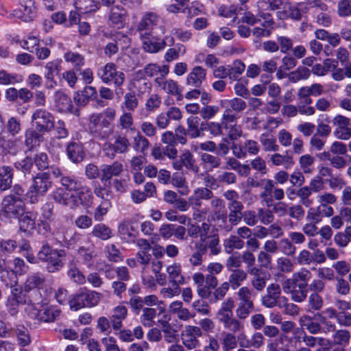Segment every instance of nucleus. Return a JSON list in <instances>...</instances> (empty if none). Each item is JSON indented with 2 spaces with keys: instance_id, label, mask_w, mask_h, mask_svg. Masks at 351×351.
Wrapping results in <instances>:
<instances>
[{
  "instance_id": "393cba45",
  "label": "nucleus",
  "mask_w": 351,
  "mask_h": 351,
  "mask_svg": "<svg viewBox=\"0 0 351 351\" xmlns=\"http://www.w3.org/2000/svg\"><path fill=\"white\" fill-rule=\"evenodd\" d=\"M158 16L154 12H147L137 25V31L140 35L145 32H151L154 27L158 23Z\"/></svg>"
},
{
  "instance_id": "cd10ccee",
  "label": "nucleus",
  "mask_w": 351,
  "mask_h": 351,
  "mask_svg": "<svg viewBox=\"0 0 351 351\" xmlns=\"http://www.w3.org/2000/svg\"><path fill=\"white\" fill-rule=\"evenodd\" d=\"M122 171L123 165L118 161H115L111 165H104L101 169L100 179L101 181L110 180L113 176H118Z\"/></svg>"
},
{
  "instance_id": "0eeeda50",
  "label": "nucleus",
  "mask_w": 351,
  "mask_h": 351,
  "mask_svg": "<svg viewBox=\"0 0 351 351\" xmlns=\"http://www.w3.org/2000/svg\"><path fill=\"white\" fill-rule=\"evenodd\" d=\"M32 122L39 132H49L55 127L54 117L49 111L39 108L32 115Z\"/></svg>"
},
{
  "instance_id": "774afa93",
  "label": "nucleus",
  "mask_w": 351,
  "mask_h": 351,
  "mask_svg": "<svg viewBox=\"0 0 351 351\" xmlns=\"http://www.w3.org/2000/svg\"><path fill=\"white\" fill-rule=\"evenodd\" d=\"M337 12L339 17L347 18L351 16V0H339L337 5Z\"/></svg>"
},
{
  "instance_id": "de8ad7c7",
  "label": "nucleus",
  "mask_w": 351,
  "mask_h": 351,
  "mask_svg": "<svg viewBox=\"0 0 351 351\" xmlns=\"http://www.w3.org/2000/svg\"><path fill=\"white\" fill-rule=\"evenodd\" d=\"M93 237L106 241L112 237V230L104 223H98L94 226L91 231Z\"/></svg>"
},
{
  "instance_id": "4d7b16f0",
  "label": "nucleus",
  "mask_w": 351,
  "mask_h": 351,
  "mask_svg": "<svg viewBox=\"0 0 351 351\" xmlns=\"http://www.w3.org/2000/svg\"><path fill=\"white\" fill-rule=\"evenodd\" d=\"M242 320L236 316L223 322V325L225 328L230 332V333L235 335L244 330L245 325Z\"/></svg>"
},
{
  "instance_id": "a19ab883",
  "label": "nucleus",
  "mask_w": 351,
  "mask_h": 351,
  "mask_svg": "<svg viewBox=\"0 0 351 351\" xmlns=\"http://www.w3.org/2000/svg\"><path fill=\"white\" fill-rule=\"evenodd\" d=\"M56 106L60 112H71V99L64 93L58 91L55 94Z\"/></svg>"
},
{
  "instance_id": "e433bc0d",
  "label": "nucleus",
  "mask_w": 351,
  "mask_h": 351,
  "mask_svg": "<svg viewBox=\"0 0 351 351\" xmlns=\"http://www.w3.org/2000/svg\"><path fill=\"white\" fill-rule=\"evenodd\" d=\"M74 5L76 9L85 14L99 10L100 3L97 0H75Z\"/></svg>"
},
{
  "instance_id": "338daca9",
  "label": "nucleus",
  "mask_w": 351,
  "mask_h": 351,
  "mask_svg": "<svg viewBox=\"0 0 351 351\" xmlns=\"http://www.w3.org/2000/svg\"><path fill=\"white\" fill-rule=\"evenodd\" d=\"M105 252L109 261L118 263L123 261V255L114 244H108L106 246Z\"/></svg>"
},
{
  "instance_id": "49530a36",
  "label": "nucleus",
  "mask_w": 351,
  "mask_h": 351,
  "mask_svg": "<svg viewBox=\"0 0 351 351\" xmlns=\"http://www.w3.org/2000/svg\"><path fill=\"white\" fill-rule=\"evenodd\" d=\"M43 132H39L36 130H28L25 132V145L32 148L38 146L44 141Z\"/></svg>"
},
{
  "instance_id": "e2e57ef3",
  "label": "nucleus",
  "mask_w": 351,
  "mask_h": 351,
  "mask_svg": "<svg viewBox=\"0 0 351 351\" xmlns=\"http://www.w3.org/2000/svg\"><path fill=\"white\" fill-rule=\"evenodd\" d=\"M260 142L265 152H278L280 147L276 143V140L274 137L269 138L268 135L263 134L260 136Z\"/></svg>"
},
{
  "instance_id": "ddd939ff",
  "label": "nucleus",
  "mask_w": 351,
  "mask_h": 351,
  "mask_svg": "<svg viewBox=\"0 0 351 351\" xmlns=\"http://www.w3.org/2000/svg\"><path fill=\"white\" fill-rule=\"evenodd\" d=\"M332 122L335 127L334 135L337 138L347 141L351 137L350 119L339 114L334 117Z\"/></svg>"
},
{
  "instance_id": "9b49d317",
  "label": "nucleus",
  "mask_w": 351,
  "mask_h": 351,
  "mask_svg": "<svg viewBox=\"0 0 351 351\" xmlns=\"http://www.w3.org/2000/svg\"><path fill=\"white\" fill-rule=\"evenodd\" d=\"M23 200L14 199L12 195H5L1 202V213L8 218H16L23 211Z\"/></svg>"
},
{
  "instance_id": "9d476101",
  "label": "nucleus",
  "mask_w": 351,
  "mask_h": 351,
  "mask_svg": "<svg viewBox=\"0 0 351 351\" xmlns=\"http://www.w3.org/2000/svg\"><path fill=\"white\" fill-rule=\"evenodd\" d=\"M202 336L201 328L196 326L186 325L181 332L182 342L184 347L191 350L198 348L200 345L198 337Z\"/></svg>"
},
{
  "instance_id": "3c124183",
  "label": "nucleus",
  "mask_w": 351,
  "mask_h": 351,
  "mask_svg": "<svg viewBox=\"0 0 351 351\" xmlns=\"http://www.w3.org/2000/svg\"><path fill=\"white\" fill-rule=\"evenodd\" d=\"M199 119L197 117H190L186 119L187 128L186 131L187 134L192 138L202 136L199 128Z\"/></svg>"
},
{
  "instance_id": "412c9836",
  "label": "nucleus",
  "mask_w": 351,
  "mask_h": 351,
  "mask_svg": "<svg viewBox=\"0 0 351 351\" xmlns=\"http://www.w3.org/2000/svg\"><path fill=\"white\" fill-rule=\"evenodd\" d=\"M10 260L0 254V279L5 285H15L16 274L10 266Z\"/></svg>"
},
{
  "instance_id": "7ed1b4c3",
  "label": "nucleus",
  "mask_w": 351,
  "mask_h": 351,
  "mask_svg": "<svg viewBox=\"0 0 351 351\" xmlns=\"http://www.w3.org/2000/svg\"><path fill=\"white\" fill-rule=\"evenodd\" d=\"M88 129L93 137L99 141H106L114 133L110 121L102 119L101 113L93 114L90 116Z\"/></svg>"
},
{
  "instance_id": "39448f33",
  "label": "nucleus",
  "mask_w": 351,
  "mask_h": 351,
  "mask_svg": "<svg viewBox=\"0 0 351 351\" xmlns=\"http://www.w3.org/2000/svg\"><path fill=\"white\" fill-rule=\"evenodd\" d=\"M253 289L244 286L237 292V305L235 313L237 318L246 319L254 310Z\"/></svg>"
},
{
  "instance_id": "dca6fc26",
  "label": "nucleus",
  "mask_w": 351,
  "mask_h": 351,
  "mask_svg": "<svg viewBox=\"0 0 351 351\" xmlns=\"http://www.w3.org/2000/svg\"><path fill=\"white\" fill-rule=\"evenodd\" d=\"M143 49L148 53H157L165 49L167 45L165 39H159L152 36L151 32L142 33L140 35Z\"/></svg>"
},
{
  "instance_id": "f704fd0d",
  "label": "nucleus",
  "mask_w": 351,
  "mask_h": 351,
  "mask_svg": "<svg viewBox=\"0 0 351 351\" xmlns=\"http://www.w3.org/2000/svg\"><path fill=\"white\" fill-rule=\"evenodd\" d=\"M13 169L9 166H3L0 168V191H5L9 189L12 184Z\"/></svg>"
},
{
  "instance_id": "bf43d9fd",
  "label": "nucleus",
  "mask_w": 351,
  "mask_h": 351,
  "mask_svg": "<svg viewBox=\"0 0 351 351\" xmlns=\"http://www.w3.org/2000/svg\"><path fill=\"white\" fill-rule=\"evenodd\" d=\"M311 75V70L305 66H299L295 71L289 73V80L292 83L308 79Z\"/></svg>"
},
{
  "instance_id": "0e129e2a",
  "label": "nucleus",
  "mask_w": 351,
  "mask_h": 351,
  "mask_svg": "<svg viewBox=\"0 0 351 351\" xmlns=\"http://www.w3.org/2000/svg\"><path fill=\"white\" fill-rule=\"evenodd\" d=\"M173 185L179 189L178 193L181 195H187L189 193V187L186 185V179L180 174L174 173L172 178Z\"/></svg>"
},
{
  "instance_id": "20e7f679",
  "label": "nucleus",
  "mask_w": 351,
  "mask_h": 351,
  "mask_svg": "<svg viewBox=\"0 0 351 351\" xmlns=\"http://www.w3.org/2000/svg\"><path fill=\"white\" fill-rule=\"evenodd\" d=\"M102 298L103 295L99 292L82 288L69 300L70 308L77 311L84 307L96 306Z\"/></svg>"
},
{
  "instance_id": "69168bd1",
  "label": "nucleus",
  "mask_w": 351,
  "mask_h": 351,
  "mask_svg": "<svg viewBox=\"0 0 351 351\" xmlns=\"http://www.w3.org/2000/svg\"><path fill=\"white\" fill-rule=\"evenodd\" d=\"M60 311L54 307L45 308L43 312L40 311L39 319L45 322H51L59 317Z\"/></svg>"
},
{
  "instance_id": "1a4fd4ad",
  "label": "nucleus",
  "mask_w": 351,
  "mask_h": 351,
  "mask_svg": "<svg viewBox=\"0 0 351 351\" xmlns=\"http://www.w3.org/2000/svg\"><path fill=\"white\" fill-rule=\"evenodd\" d=\"M287 298L281 296V288L277 283H271L267 287V293L261 298V304L267 308L275 306L281 308L282 302H286Z\"/></svg>"
},
{
  "instance_id": "bb28decb",
  "label": "nucleus",
  "mask_w": 351,
  "mask_h": 351,
  "mask_svg": "<svg viewBox=\"0 0 351 351\" xmlns=\"http://www.w3.org/2000/svg\"><path fill=\"white\" fill-rule=\"evenodd\" d=\"M166 271L168 274L169 282L174 286L178 287L185 282L184 278L182 274V268L180 263H173L167 267Z\"/></svg>"
},
{
  "instance_id": "13d9d810",
  "label": "nucleus",
  "mask_w": 351,
  "mask_h": 351,
  "mask_svg": "<svg viewBox=\"0 0 351 351\" xmlns=\"http://www.w3.org/2000/svg\"><path fill=\"white\" fill-rule=\"evenodd\" d=\"M308 311H319L324 306V300L317 293H311L307 300Z\"/></svg>"
},
{
  "instance_id": "2eb2a0df",
  "label": "nucleus",
  "mask_w": 351,
  "mask_h": 351,
  "mask_svg": "<svg viewBox=\"0 0 351 351\" xmlns=\"http://www.w3.org/2000/svg\"><path fill=\"white\" fill-rule=\"evenodd\" d=\"M237 117L230 114L228 110L223 112V124L226 130H228V136L232 141H236L242 136L241 127L237 124Z\"/></svg>"
},
{
  "instance_id": "2f4dec72",
  "label": "nucleus",
  "mask_w": 351,
  "mask_h": 351,
  "mask_svg": "<svg viewBox=\"0 0 351 351\" xmlns=\"http://www.w3.org/2000/svg\"><path fill=\"white\" fill-rule=\"evenodd\" d=\"M201 165L208 171H212L221 165V160L218 156L203 153L200 156Z\"/></svg>"
},
{
  "instance_id": "09e8293b",
  "label": "nucleus",
  "mask_w": 351,
  "mask_h": 351,
  "mask_svg": "<svg viewBox=\"0 0 351 351\" xmlns=\"http://www.w3.org/2000/svg\"><path fill=\"white\" fill-rule=\"evenodd\" d=\"M35 220L36 215L34 213L27 212L23 214L19 219L20 229L23 232L34 229L36 226Z\"/></svg>"
},
{
  "instance_id": "680f3d73",
  "label": "nucleus",
  "mask_w": 351,
  "mask_h": 351,
  "mask_svg": "<svg viewBox=\"0 0 351 351\" xmlns=\"http://www.w3.org/2000/svg\"><path fill=\"white\" fill-rule=\"evenodd\" d=\"M64 58L67 62L71 63L77 70H80L84 64V56L78 53L68 51L64 55Z\"/></svg>"
},
{
  "instance_id": "ea45409f",
  "label": "nucleus",
  "mask_w": 351,
  "mask_h": 351,
  "mask_svg": "<svg viewBox=\"0 0 351 351\" xmlns=\"http://www.w3.org/2000/svg\"><path fill=\"white\" fill-rule=\"evenodd\" d=\"M245 242L237 235H230L223 241V247L226 253L230 254L234 250H241Z\"/></svg>"
},
{
  "instance_id": "052dcab7",
  "label": "nucleus",
  "mask_w": 351,
  "mask_h": 351,
  "mask_svg": "<svg viewBox=\"0 0 351 351\" xmlns=\"http://www.w3.org/2000/svg\"><path fill=\"white\" fill-rule=\"evenodd\" d=\"M192 280L197 287V295L201 298H206L205 275L201 272H195L192 276Z\"/></svg>"
},
{
  "instance_id": "58836bf2",
  "label": "nucleus",
  "mask_w": 351,
  "mask_h": 351,
  "mask_svg": "<svg viewBox=\"0 0 351 351\" xmlns=\"http://www.w3.org/2000/svg\"><path fill=\"white\" fill-rule=\"evenodd\" d=\"M246 278V271L241 269H235L232 270L227 282L232 289H236L241 285Z\"/></svg>"
},
{
  "instance_id": "f8f14e48",
  "label": "nucleus",
  "mask_w": 351,
  "mask_h": 351,
  "mask_svg": "<svg viewBox=\"0 0 351 351\" xmlns=\"http://www.w3.org/2000/svg\"><path fill=\"white\" fill-rule=\"evenodd\" d=\"M136 261L141 267V272L149 273L150 269L153 273H158L162 267V262L153 258L149 252H138L136 253Z\"/></svg>"
},
{
  "instance_id": "b1692460",
  "label": "nucleus",
  "mask_w": 351,
  "mask_h": 351,
  "mask_svg": "<svg viewBox=\"0 0 351 351\" xmlns=\"http://www.w3.org/2000/svg\"><path fill=\"white\" fill-rule=\"evenodd\" d=\"M46 280L43 274L36 272L27 276L23 287L26 292H30L34 289H43Z\"/></svg>"
},
{
  "instance_id": "37998d69",
  "label": "nucleus",
  "mask_w": 351,
  "mask_h": 351,
  "mask_svg": "<svg viewBox=\"0 0 351 351\" xmlns=\"http://www.w3.org/2000/svg\"><path fill=\"white\" fill-rule=\"evenodd\" d=\"M140 75V73L135 74L132 81V86L136 90L138 95H143L151 90L152 84L145 77Z\"/></svg>"
},
{
  "instance_id": "603ef678",
  "label": "nucleus",
  "mask_w": 351,
  "mask_h": 351,
  "mask_svg": "<svg viewBox=\"0 0 351 351\" xmlns=\"http://www.w3.org/2000/svg\"><path fill=\"white\" fill-rule=\"evenodd\" d=\"M262 184H265L270 190V193L274 199L281 202L285 197V191L282 189L278 188L276 186V183L271 179H263Z\"/></svg>"
},
{
  "instance_id": "6e6552de",
  "label": "nucleus",
  "mask_w": 351,
  "mask_h": 351,
  "mask_svg": "<svg viewBox=\"0 0 351 351\" xmlns=\"http://www.w3.org/2000/svg\"><path fill=\"white\" fill-rule=\"evenodd\" d=\"M228 214L226 213V223L219 224L220 230L229 232L232 231L234 226H237L243 217L244 205L242 202L234 203L228 206Z\"/></svg>"
},
{
  "instance_id": "c9c22d12",
  "label": "nucleus",
  "mask_w": 351,
  "mask_h": 351,
  "mask_svg": "<svg viewBox=\"0 0 351 351\" xmlns=\"http://www.w3.org/2000/svg\"><path fill=\"white\" fill-rule=\"evenodd\" d=\"M292 278L294 286L307 289L308 282L311 278V273L308 269L304 268L293 273Z\"/></svg>"
},
{
  "instance_id": "5701e85b",
  "label": "nucleus",
  "mask_w": 351,
  "mask_h": 351,
  "mask_svg": "<svg viewBox=\"0 0 351 351\" xmlns=\"http://www.w3.org/2000/svg\"><path fill=\"white\" fill-rule=\"evenodd\" d=\"M206 71L200 66H195L188 74L186 84L192 88H199L206 80Z\"/></svg>"
},
{
  "instance_id": "f3484780",
  "label": "nucleus",
  "mask_w": 351,
  "mask_h": 351,
  "mask_svg": "<svg viewBox=\"0 0 351 351\" xmlns=\"http://www.w3.org/2000/svg\"><path fill=\"white\" fill-rule=\"evenodd\" d=\"M75 192L77 193L76 195H71V198H72L73 201V204L71 205V208L76 207L79 204H81L85 208L91 206L93 195L89 187L82 184Z\"/></svg>"
},
{
  "instance_id": "a211bd4d",
  "label": "nucleus",
  "mask_w": 351,
  "mask_h": 351,
  "mask_svg": "<svg viewBox=\"0 0 351 351\" xmlns=\"http://www.w3.org/2000/svg\"><path fill=\"white\" fill-rule=\"evenodd\" d=\"M211 213L208 215L210 221H221L220 224L226 223V210L223 200L219 197H215L210 202Z\"/></svg>"
},
{
  "instance_id": "c756f323",
  "label": "nucleus",
  "mask_w": 351,
  "mask_h": 351,
  "mask_svg": "<svg viewBox=\"0 0 351 351\" xmlns=\"http://www.w3.org/2000/svg\"><path fill=\"white\" fill-rule=\"evenodd\" d=\"M234 306V302L232 298H227L221 304V306L217 311V315L219 321L223 323L234 317L232 309Z\"/></svg>"
},
{
  "instance_id": "f257e3e1",
  "label": "nucleus",
  "mask_w": 351,
  "mask_h": 351,
  "mask_svg": "<svg viewBox=\"0 0 351 351\" xmlns=\"http://www.w3.org/2000/svg\"><path fill=\"white\" fill-rule=\"evenodd\" d=\"M52 186L49 172L38 173L33 178L31 185L25 193V199L31 204H36L40 197H43Z\"/></svg>"
},
{
  "instance_id": "a18cd8bd",
  "label": "nucleus",
  "mask_w": 351,
  "mask_h": 351,
  "mask_svg": "<svg viewBox=\"0 0 351 351\" xmlns=\"http://www.w3.org/2000/svg\"><path fill=\"white\" fill-rule=\"evenodd\" d=\"M132 144V147L135 151L143 154L146 153L149 147L151 146L149 140L141 132H137V134L133 137Z\"/></svg>"
},
{
  "instance_id": "4c0bfd02",
  "label": "nucleus",
  "mask_w": 351,
  "mask_h": 351,
  "mask_svg": "<svg viewBox=\"0 0 351 351\" xmlns=\"http://www.w3.org/2000/svg\"><path fill=\"white\" fill-rule=\"evenodd\" d=\"M62 235L59 237L62 239L67 247H73L79 244L82 239V235L77 232H72L64 228H62Z\"/></svg>"
},
{
  "instance_id": "72a5a7b5",
  "label": "nucleus",
  "mask_w": 351,
  "mask_h": 351,
  "mask_svg": "<svg viewBox=\"0 0 351 351\" xmlns=\"http://www.w3.org/2000/svg\"><path fill=\"white\" fill-rule=\"evenodd\" d=\"M66 153L69 158L75 163L82 161L85 156L83 146L76 142H71L67 145Z\"/></svg>"
},
{
  "instance_id": "f03ea898",
  "label": "nucleus",
  "mask_w": 351,
  "mask_h": 351,
  "mask_svg": "<svg viewBox=\"0 0 351 351\" xmlns=\"http://www.w3.org/2000/svg\"><path fill=\"white\" fill-rule=\"evenodd\" d=\"M37 256L40 261L47 263L48 271L53 273L63 267L66 252L63 250L53 249L46 243L43 245Z\"/></svg>"
},
{
  "instance_id": "aec40b11",
  "label": "nucleus",
  "mask_w": 351,
  "mask_h": 351,
  "mask_svg": "<svg viewBox=\"0 0 351 351\" xmlns=\"http://www.w3.org/2000/svg\"><path fill=\"white\" fill-rule=\"evenodd\" d=\"M36 8L33 0H19V8L15 16L23 21H31L36 16Z\"/></svg>"
},
{
  "instance_id": "a878e982",
  "label": "nucleus",
  "mask_w": 351,
  "mask_h": 351,
  "mask_svg": "<svg viewBox=\"0 0 351 351\" xmlns=\"http://www.w3.org/2000/svg\"><path fill=\"white\" fill-rule=\"evenodd\" d=\"M5 286L10 288V293L8 297L19 302L23 305L27 304V302H29L30 298L27 295L29 292L25 291L23 286L21 287L18 285V277L16 278L15 285Z\"/></svg>"
},
{
  "instance_id": "4468645a",
  "label": "nucleus",
  "mask_w": 351,
  "mask_h": 351,
  "mask_svg": "<svg viewBox=\"0 0 351 351\" xmlns=\"http://www.w3.org/2000/svg\"><path fill=\"white\" fill-rule=\"evenodd\" d=\"M172 167L177 171H181L183 167H185L195 173H198L199 170L193 154L189 150L184 151L179 156L178 159L174 160L172 162Z\"/></svg>"
},
{
  "instance_id": "423d86ee",
  "label": "nucleus",
  "mask_w": 351,
  "mask_h": 351,
  "mask_svg": "<svg viewBox=\"0 0 351 351\" xmlns=\"http://www.w3.org/2000/svg\"><path fill=\"white\" fill-rule=\"evenodd\" d=\"M97 75L104 83L113 84L117 88H120L125 80V73L118 70L116 64L112 62L107 63L101 67Z\"/></svg>"
},
{
  "instance_id": "7c9ffc66",
  "label": "nucleus",
  "mask_w": 351,
  "mask_h": 351,
  "mask_svg": "<svg viewBox=\"0 0 351 351\" xmlns=\"http://www.w3.org/2000/svg\"><path fill=\"white\" fill-rule=\"evenodd\" d=\"M195 252L189 257V262L193 267H199L203 263V256L207 252V246L201 242L195 243Z\"/></svg>"
},
{
  "instance_id": "6e6d98bb",
  "label": "nucleus",
  "mask_w": 351,
  "mask_h": 351,
  "mask_svg": "<svg viewBox=\"0 0 351 351\" xmlns=\"http://www.w3.org/2000/svg\"><path fill=\"white\" fill-rule=\"evenodd\" d=\"M97 93L95 87L87 86L82 91L74 97L75 102L80 103V98H82L81 104H86L89 99H94L97 97Z\"/></svg>"
},
{
  "instance_id": "8fccbe9b",
  "label": "nucleus",
  "mask_w": 351,
  "mask_h": 351,
  "mask_svg": "<svg viewBox=\"0 0 351 351\" xmlns=\"http://www.w3.org/2000/svg\"><path fill=\"white\" fill-rule=\"evenodd\" d=\"M156 315L157 311L156 308L145 307L140 317L141 324L146 327H152L156 324L154 319Z\"/></svg>"
},
{
  "instance_id": "c85d7f7f",
  "label": "nucleus",
  "mask_w": 351,
  "mask_h": 351,
  "mask_svg": "<svg viewBox=\"0 0 351 351\" xmlns=\"http://www.w3.org/2000/svg\"><path fill=\"white\" fill-rule=\"evenodd\" d=\"M126 10L121 6H114L111 8L109 15L110 25L114 27L120 29L123 27Z\"/></svg>"
},
{
  "instance_id": "c03bdc74",
  "label": "nucleus",
  "mask_w": 351,
  "mask_h": 351,
  "mask_svg": "<svg viewBox=\"0 0 351 351\" xmlns=\"http://www.w3.org/2000/svg\"><path fill=\"white\" fill-rule=\"evenodd\" d=\"M269 160L274 165L283 166L285 169L291 167L294 164L293 157L287 154L286 155H282L276 153L271 155Z\"/></svg>"
},
{
  "instance_id": "864d4df0",
  "label": "nucleus",
  "mask_w": 351,
  "mask_h": 351,
  "mask_svg": "<svg viewBox=\"0 0 351 351\" xmlns=\"http://www.w3.org/2000/svg\"><path fill=\"white\" fill-rule=\"evenodd\" d=\"M60 182L61 185L64 187L63 189L68 191H77L80 186L82 184V182L78 180L74 176H62Z\"/></svg>"
},
{
  "instance_id": "5fc2aeb1",
  "label": "nucleus",
  "mask_w": 351,
  "mask_h": 351,
  "mask_svg": "<svg viewBox=\"0 0 351 351\" xmlns=\"http://www.w3.org/2000/svg\"><path fill=\"white\" fill-rule=\"evenodd\" d=\"M245 69V65L241 60L234 61L231 66L228 65L229 79L232 81L238 80Z\"/></svg>"
},
{
  "instance_id": "79ce46f5",
  "label": "nucleus",
  "mask_w": 351,
  "mask_h": 351,
  "mask_svg": "<svg viewBox=\"0 0 351 351\" xmlns=\"http://www.w3.org/2000/svg\"><path fill=\"white\" fill-rule=\"evenodd\" d=\"M302 12L300 9L291 5L289 3L287 4L284 11H278V16L280 19H291L295 21H300L302 19Z\"/></svg>"
},
{
  "instance_id": "4be33fe9",
  "label": "nucleus",
  "mask_w": 351,
  "mask_h": 351,
  "mask_svg": "<svg viewBox=\"0 0 351 351\" xmlns=\"http://www.w3.org/2000/svg\"><path fill=\"white\" fill-rule=\"evenodd\" d=\"M154 81L156 84L166 93L178 96V99L181 100L182 95L177 82L171 79L166 80L163 77H156Z\"/></svg>"
},
{
  "instance_id": "473e14b6",
  "label": "nucleus",
  "mask_w": 351,
  "mask_h": 351,
  "mask_svg": "<svg viewBox=\"0 0 351 351\" xmlns=\"http://www.w3.org/2000/svg\"><path fill=\"white\" fill-rule=\"evenodd\" d=\"M221 106L225 108V110H228L230 114L232 112L240 113L246 108V103L241 98L234 97L231 99H226L221 101Z\"/></svg>"
},
{
  "instance_id": "6ab92c4d",
  "label": "nucleus",
  "mask_w": 351,
  "mask_h": 351,
  "mask_svg": "<svg viewBox=\"0 0 351 351\" xmlns=\"http://www.w3.org/2000/svg\"><path fill=\"white\" fill-rule=\"evenodd\" d=\"M251 276V285L254 289L260 292L266 287L269 274L258 267L250 268L247 270Z\"/></svg>"
}]
</instances>
